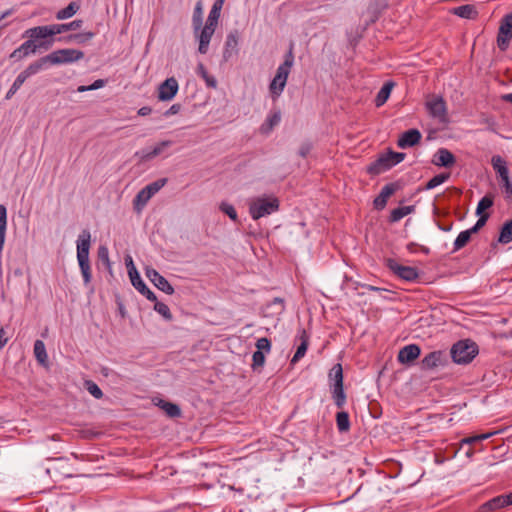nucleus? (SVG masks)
<instances>
[{"mask_svg": "<svg viewBox=\"0 0 512 512\" xmlns=\"http://www.w3.org/2000/svg\"><path fill=\"white\" fill-rule=\"evenodd\" d=\"M491 164L500 178H504L509 175L506 162L500 155H494L491 159Z\"/></svg>", "mask_w": 512, "mask_h": 512, "instance_id": "c85d7f7f", "label": "nucleus"}, {"mask_svg": "<svg viewBox=\"0 0 512 512\" xmlns=\"http://www.w3.org/2000/svg\"><path fill=\"white\" fill-rule=\"evenodd\" d=\"M426 109L429 114L438 118L441 121H445L447 117L446 102L441 96H433L425 103Z\"/></svg>", "mask_w": 512, "mask_h": 512, "instance_id": "4468645a", "label": "nucleus"}, {"mask_svg": "<svg viewBox=\"0 0 512 512\" xmlns=\"http://www.w3.org/2000/svg\"><path fill=\"white\" fill-rule=\"evenodd\" d=\"M77 244V260L83 276L85 284H89L92 279L91 267L89 262V250L91 246V233L88 229H84L78 236Z\"/></svg>", "mask_w": 512, "mask_h": 512, "instance_id": "f03ea898", "label": "nucleus"}, {"mask_svg": "<svg viewBox=\"0 0 512 512\" xmlns=\"http://www.w3.org/2000/svg\"><path fill=\"white\" fill-rule=\"evenodd\" d=\"M502 98L504 101L512 103V93L506 94Z\"/></svg>", "mask_w": 512, "mask_h": 512, "instance_id": "774afa93", "label": "nucleus"}, {"mask_svg": "<svg viewBox=\"0 0 512 512\" xmlns=\"http://www.w3.org/2000/svg\"><path fill=\"white\" fill-rule=\"evenodd\" d=\"M478 216H479V219L477 220L475 225L473 227H471L470 229H468L472 234L477 233L486 224L488 218L490 217V215L488 213H486L484 215H478Z\"/></svg>", "mask_w": 512, "mask_h": 512, "instance_id": "5fc2aeb1", "label": "nucleus"}, {"mask_svg": "<svg viewBox=\"0 0 512 512\" xmlns=\"http://www.w3.org/2000/svg\"><path fill=\"white\" fill-rule=\"evenodd\" d=\"M79 6L75 2L69 3V5L56 13L58 20H64L72 17L78 11Z\"/></svg>", "mask_w": 512, "mask_h": 512, "instance_id": "f704fd0d", "label": "nucleus"}, {"mask_svg": "<svg viewBox=\"0 0 512 512\" xmlns=\"http://www.w3.org/2000/svg\"><path fill=\"white\" fill-rule=\"evenodd\" d=\"M391 168H392L391 162L388 158L387 153H385V154H381L376 160L371 162L367 166L366 171L368 174H370L372 176H377Z\"/></svg>", "mask_w": 512, "mask_h": 512, "instance_id": "412c9836", "label": "nucleus"}, {"mask_svg": "<svg viewBox=\"0 0 512 512\" xmlns=\"http://www.w3.org/2000/svg\"><path fill=\"white\" fill-rule=\"evenodd\" d=\"M151 112H152L151 107H149V106H143V107H141V108L138 110V112H137V113H138V115H139V116H147V115H149Z\"/></svg>", "mask_w": 512, "mask_h": 512, "instance_id": "69168bd1", "label": "nucleus"}, {"mask_svg": "<svg viewBox=\"0 0 512 512\" xmlns=\"http://www.w3.org/2000/svg\"><path fill=\"white\" fill-rule=\"evenodd\" d=\"M279 200L277 197L257 198L249 206V213L254 220L270 215L279 210Z\"/></svg>", "mask_w": 512, "mask_h": 512, "instance_id": "0eeeda50", "label": "nucleus"}, {"mask_svg": "<svg viewBox=\"0 0 512 512\" xmlns=\"http://www.w3.org/2000/svg\"><path fill=\"white\" fill-rule=\"evenodd\" d=\"M85 388L96 399L103 397V392L100 387L92 380L85 381Z\"/></svg>", "mask_w": 512, "mask_h": 512, "instance_id": "49530a36", "label": "nucleus"}, {"mask_svg": "<svg viewBox=\"0 0 512 512\" xmlns=\"http://www.w3.org/2000/svg\"><path fill=\"white\" fill-rule=\"evenodd\" d=\"M5 336V331L2 327H0V350L5 346L7 343V338Z\"/></svg>", "mask_w": 512, "mask_h": 512, "instance_id": "338daca9", "label": "nucleus"}, {"mask_svg": "<svg viewBox=\"0 0 512 512\" xmlns=\"http://www.w3.org/2000/svg\"><path fill=\"white\" fill-rule=\"evenodd\" d=\"M182 106L179 103L173 104L168 110L164 112V116L174 115L180 112Z\"/></svg>", "mask_w": 512, "mask_h": 512, "instance_id": "bf43d9fd", "label": "nucleus"}, {"mask_svg": "<svg viewBox=\"0 0 512 512\" xmlns=\"http://www.w3.org/2000/svg\"><path fill=\"white\" fill-rule=\"evenodd\" d=\"M421 354V349L417 344H409L401 348L398 352L397 360L401 364H410Z\"/></svg>", "mask_w": 512, "mask_h": 512, "instance_id": "4be33fe9", "label": "nucleus"}, {"mask_svg": "<svg viewBox=\"0 0 512 512\" xmlns=\"http://www.w3.org/2000/svg\"><path fill=\"white\" fill-rule=\"evenodd\" d=\"M172 144L169 140H164L158 143L153 149H143L135 153V157L139 158L140 162L150 161L156 156L160 155L164 148L169 147Z\"/></svg>", "mask_w": 512, "mask_h": 512, "instance_id": "393cba45", "label": "nucleus"}, {"mask_svg": "<svg viewBox=\"0 0 512 512\" xmlns=\"http://www.w3.org/2000/svg\"><path fill=\"white\" fill-rule=\"evenodd\" d=\"M310 150H311V145L304 144L301 146V148L299 150V154H300V156L305 158L309 154Z\"/></svg>", "mask_w": 512, "mask_h": 512, "instance_id": "e2e57ef3", "label": "nucleus"}, {"mask_svg": "<svg viewBox=\"0 0 512 512\" xmlns=\"http://www.w3.org/2000/svg\"><path fill=\"white\" fill-rule=\"evenodd\" d=\"M34 355H35L36 360L40 364H42V365H46L47 364L48 356H47L45 344H44V342L42 340H36L35 341V343H34Z\"/></svg>", "mask_w": 512, "mask_h": 512, "instance_id": "2f4dec72", "label": "nucleus"}, {"mask_svg": "<svg viewBox=\"0 0 512 512\" xmlns=\"http://www.w3.org/2000/svg\"><path fill=\"white\" fill-rule=\"evenodd\" d=\"M94 36H95L94 32L78 33V34L69 35L67 37V40L68 41H75V42H77L79 44H82V43H85V42L89 41Z\"/></svg>", "mask_w": 512, "mask_h": 512, "instance_id": "de8ad7c7", "label": "nucleus"}, {"mask_svg": "<svg viewBox=\"0 0 512 512\" xmlns=\"http://www.w3.org/2000/svg\"><path fill=\"white\" fill-rule=\"evenodd\" d=\"M193 25L196 31H198L202 25V10L200 3L197 4L193 13Z\"/></svg>", "mask_w": 512, "mask_h": 512, "instance_id": "603ef678", "label": "nucleus"}, {"mask_svg": "<svg viewBox=\"0 0 512 512\" xmlns=\"http://www.w3.org/2000/svg\"><path fill=\"white\" fill-rule=\"evenodd\" d=\"M309 335L306 332L304 328L299 329L298 335L296 336L295 341H299V345L297 347V350L291 359V364H295L298 362L301 358H303L306 354V351L309 346Z\"/></svg>", "mask_w": 512, "mask_h": 512, "instance_id": "b1692460", "label": "nucleus"}, {"mask_svg": "<svg viewBox=\"0 0 512 512\" xmlns=\"http://www.w3.org/2000/svg\"><path fill=\"white\" fill-rule=\"evenodd\" d=\"M178 89L177 80L174 77L167 78L159 85L157 97L160 101H170L176 96Z\"/></svg>", "mask_w": 512, "mask_h": 512, "instance_id": "dca6fc26", "label": "nucleus"}, {"mask_svg": "<svg viewBox=\"0 0 512 512\" xmlns=\"http://www.w3.org/2000/svg\"><path fill=\"white\" fill-rule=\"evenodd\" d=\"M493 196L485 195L479 202L476 208L477 215H484V211L493 206Z\"/></svg>", "mask_w": 512, "mask_h": 512, "instance_id": "79ce46f5", "label": "nucleus"}, {"mask_svg": "<svg viewBox=\"0 0 512 512\" xmlns=\"http://www.w3.org/2000/svg\"><path fill=\"white\" fill-rule=\"evenodd\" d=\"M399 188L400 184L398 182H392L384 185L379 195L373 201L374 208L376 210H383L387 205L388 198L392 196Z\"/></svg>", "mask_w": 512, "mask_h": 512, "instance_id": "a211bd4d", "label": "nucleus"}, {"mask_svg": "<svg viewBox=\"0 0 512 512\" xmlns=\"http://www.w3.org/2000/svg\"><path fill=\"white\" fill-rule=\"evenodd\" d=\"M450 354L455 363L468 364L478 354V346L470 340H461L452 346Z\"/></svg>", "mask_w": 512, "mask_h": 512, "instance_id": "39448f33", "label": "nucleus"}, {"mask_svg": "<svg viewBox=\"0 0 512 512\" xmlns=\"http://www.w3.org/2000/svg\"><path fill=\"white\" fill-rule=\"evenodd\" d=\"M217 25L206 21L204 27L201 29L199 34V47L198 51L201 54H206L209 48V43L215 32Z\"/></svg>", "mask_w": 512, "mask_h": 512, "instance_id": "6ab92c4d", "label": "nucleus"}, {"mask_svg": "<svg viewBox=\"0 0 512 512\" xmlns=\"http://www.w3.org/2000/svg\"><path fill=\"white\" fill-rule=\"evenodd\" d=\"M237 46H238V32L237 31L230 32L227 35L226 42H225V54L230 51L236 50Z\"/></svg>", "mask_w": 512, "mask_h": 512, "instance_id": "c03bdc74", "label": "nucleus"}, {"mask_svg": "<svg viewBox=\"0 0 512 512\" xmlns=\"http://www.w3.org/2000/svg\"><path fill=\"white\" fill-rule=\"evenodd\" d=\"M448 362L447 354L444 351H432L424 356L421 360V368L423 370H431L438 366H444Z\"/></svg>", "mask_w": 512, "mask_h": 512, "instance_id": "2eb2a0df", "label": "nucleus"}, {"mask_svg": "<svg viewBox=\"0 0 512 512\" xmlns=\"http://www.w3.org/2000/svg\"><path fill=\"white\" fill-rule=\"evenodd\" d=\"M421 138L422 135L418 129H409L400 135L397 141V145L402 149L413 147L420 142Z\"/></svg>", "mask_w": 512, "mask_h": 512, "instance_id": "aec40b11", "label": "nucleus"}, {"mask_svg": "<svg viewBox=\"0 0 512 512\" xmlns=\"http://www.w3.org/2000/svg\"><path fill=\"white\" fill-rule=\"evenodd\" d=\"M83 21L80 19L74 20L70 23L66 24H52L45 26H36L34 27L33 37H45L46 39H50L53 36L63 33L69 30H77L81 28Z\"/></svg>", "mask_w": 512, "mask_h": 512, "instance_id": "6e6552de", "label": "nucleus"}, {"mask_svg": "<svg viewBox=\"0 0 512 512\" xmlns=\"http://www.w3.org/2000/svg\"><path fill=\"white\" fill-rule=\"evenodd\" d=\"M34 27L27 29L23 33V38H28L24 43H22L19 47L23 51L24 55L29 56L30 54H34L37 51L48 50L54 43V39H46L45 37H33L32 33L34 32Z\"/></svg>", "mask_w": 512, "mask_h": 512, "instance_id": "423d86ee", "label": "nucleus"}, {"mask_svg": "<svg viewBox=\"0 0 512 512\" xmlns=\"http://www.w3.org/2000/svg\"><path fill=\"white\" fill-rule=\"evenodd\" d=\"M432 163L439 167L450 168L456 163V158L448 149L440 148L434 154Z\"/></svg>", "mask_w": 512, "mask_h": 512, "instance_id": "5701e85b", "label": "nucleus"}, {"mask_svg": "<svg viewBox=\"0 0 512 512\" xmlns=\"http://www.w3.org/2000/svg\"><path fill=\"white\" fill-rule=\"evenodd\" d=\"M25 57H27V55L23 54V51L21 50L20 47L15 49L9 56L10 59H14L15 61H20Z\"/></svg>", "mask_w": 512, "mask_h": 512, "instance_id": "13d9d810", "label": "nucleus"}, {"mask_svg": "<svg viewBox=\"0 0 512 512\" xmlns=\"http://www.w3.org/2000/svg\"><path fill=\"white\" fill-rule=\"evenodd\" d=\"M328 379L331 387V394L337 408L342 409L346 403V393L344 391L343 367L336 363L328 373Z\"/></svg>", "mask_w": 512, "mask_h": 512, "instance_id": "20e7f679", "label": "nucleus"}, {"mask_svg": "<svg viewBox=\"0 0 512 512\" xmlns=\"http://www.w3.org/2000/svg\"><path fill=\"white\" fill-rule=\"evenodd\" d=\"M512 241V219L504 222L500 228L498 242L508 244Z\"/></svg>", "mask_w": 512, "mask_h": 512, "instance_id": "7c9ffc66", "label": "nucleus"}, {"mask_svg": "<svg viewBox=\"0 0 512 512\" xmlns=\"http://www.w3.org/2000/svg\"><path fill=\"white\" fill-rule=\"evenodd\" d=\"M154 302H155L154 310L156 312H158L160 315H162L166 320L171 321L173 318V315H172L168 305H166L163 302H159L157 299Z\"/></svg>", "mask_w": 512, "mask_h": 512, "instance_id": "37998d69", "label": "nucleus"}, {"mask_svg": "<svg viewBox=\"0 0 512 512\" xmlns=\"http://www.w3.org/2000/svg\"><path fill=\"white\" fill-rule=\"evenodd\" d=\"M167 182L166 178L158 179L144 187L145 193L154 196Z\"/></svg>", "mask_w": 512, "mask_h": 512, "instance_id": "a19ab883", "label": "nucleus"}, {"mask_svg": "<svg viewBox=\"0 0 512 512\" xmlns=\"http://www.w3.org/2000/svg\"><path fill=\"white\" fill-rule=\"evenodd\" d=\"M0 226H7V209L0 204Z\"/></svg>", "mask_w": 512, "mask_h": 512, "instance_id": "052dcab7", "label": "nucleus"}, {"mask_svg": "<svg viewBox=\"0 0 512 512\" xmlns=\"http://www.w3.org/2000/svg\"><path fill=\"white\" fill-rule=\"evenodd\" d=\"M394 85L395 83L393 81H387L383 84L374 100L376 107H381L386 103V101L390 97Z\"/></svg>", "mask_w": 512, "mask_h": 512, "instance_id": "bb28decb", "label": "nucleus"}, {"mask_svg": "<svg viewBox=\"0 0 512 512\" xmlns=\"http://www.w3.org/2000/svg\"><path fill=\"white\" fill-rule=\"evenodd\" d=\"M472 233L469 230H465L459 233L454 241V251H458L465 247L471 240Z\"/></svg>", "mask_w": 512, "mask_h": 512, "instance_id": "e433bc0d", "label": "nucleus"}, {"mask_svg": "<svg viewBox=\"0 0 512 512\" xmlns=\"http://www.w3.org/2000/svg\"><path fill=\"white\" fill-rule=\"evenodd\" d=\"M294 45H289L288 51L284 55V61L279 65L276 74L269 84V92L273 100L280 97L287 83L288 76L294 64Z\"/></svg>", "mask_w": 512, "mask_h": 512, "instance_id": "f257e3e1", "label": "nucleus"}, {"mask_svg": "<svg viewBox=\"0 0 512 512\" xmlns=\"http://www.w3.org/2000/svg\"><path fill=\"white\" fill-rule=\"evenodd\" d=\"M450 177V173H440L432 177L425 185L426 190L434 189L435 187L441 185L445 181H447Z\"/></svg>", "mask_w": 512, "mask_h": 512, "instance_id": "58836bf2", "label": "nucleus"}, {"mask_svg": "<svg viewBox=\"0 0 512 512\" xmlns=\"http://www.w3.org/2000/svg\"><path fill=\"white\" fill-rule=\"evenodd\" d=\"M265 363V355L262 351H255L252 355V368L256 370L258 367H262Z\"/></svg>", "mask_w": 512, "mask_h": 512, "instance_id": "3c124183", "label": "nucleus"}, {"mask_svg": "<svg viewBox=\"0 0 512 512\" xmlns=\"http://www.w3.org/2000/svg\"><path fill=\"white\" fill-rule=\"evenodd\" d=\"M387 155H388V158H389V160L391 162L392 167H394L395 165H397L398 163L403 161L404 158H405V154L404 153L394 152L392 150H388Z\"/></svg>", "mask_w": 512, "mask_h": 512, "instance_id": "6e6d98bb", "label": "nucleus"}, {"mask_svg": "<svg viewBox=\"0 0 512 512\" xmlns=\"http://www.w3.org/2000/svg\"><path fill=\"white\" fill-rule=\"evenodd\" d=\"M84 53L77 49L65 48L53 51L52 53L37 59L38 65L41 70L44 69L48 64L60 65L68 64L83 59Z\"/></svg>", "mask_w": 512, "mask_h": 512, "instance_id": "7ed1b4c3", "label": "nucleus"}, {"mask_svg": "<svg viewBox=\"0 0 512 512\" xmlns=\"http://www.w3.org/2000/svg\"><path fill=\"white\" fill-rule=\"evenodd\" d=\"M281 120V113L280 111H275L271 113L265 120V122L261 125L260 131L263 134L270 133L275 126H277L280 123Z\"/></svg>", "mask_w": 512, "mask_h": 512, "instance_id": "cd10ccee", "label": "nucleus"}, {"mask_svg": "<svg viewBox=\"0 0 512 512\" xmlns=\"http://www.w3.org/2000/svg\"><path fill=\"white\" fill-rule=\"evenodd\" d=\"M257 351H262L263 353H269L271 350V342L268 338L262 337L259 338L256 342Z\"/></svg>", "mask_w": 512, "mask_h": 512, "instance_id": "864d4df0", "label": "nucleus"}, {"mask_svg": "<svg viewBox=\"0 0 512 512\" xmlns=\"http://www.w3.org/2000/svg\"><path fill=\"white\" fill-rule=\"evenodd\" d=\"M161 408L169 417L176 418L181 416V409L177 404L162 401Z\"/></svg>", "mask_w": 512, "mask_h": 512, "instance_id": "4c0bfd02", "label": "nucleus"}, {"mask_svg": "<svg viewBox=\"0 0 512 512\" xmlns=\"http://www.w3.org/2000/svg\"><path fill=\"white\" fill-rule=\"evenodd\" d=\"M41 71L40 65H38L37 61L30 63L14 80L10 89L5 95V99H11L15 93L20 89V87L24 84V82L31 77L32 75L37 74Z\"/></svg>", "mask_w": 512, "mask_h": 512, "instance_id": "f8f14e48", "label": "nucleus"}, {"mask_svg": "<svg viewBox=\"0 0 512 512\" xmlns=\"http://www.w3.org/2000/svg\"><path fill=\"white\" fill-rule=\"evenodd\" d=\"M220 210L225 213L232 221L238 222V215L233 205L222 202L220 204Z\"/></svg>", "mask_w": 512, "mask_h": 512, "instance_id": "09e8293b", "label": "nucleus"}, {"mask_svg": "<svg viewBox=\"0 0 512 512\" xmlns=\"http://www.w3.org/2000/svg\"><path fill=\"white\" fill-rule=\"evenodd\" d=\"M500 179L502 182L501 187L503 188L504 193H505V198L508 201H512V182L510 180L509 175L505 176L504 178H500Z\"/></svg>", "mask_w": 512, "mask_h": 512, "instance_id": "8fccbe9b", "label": "nucleus"}, {"mask_svg": "<svg viewBox=\"0 0 512 512\" xmlns=\"http://www.w3.org/2000/svg\"><path fill=\"white\" fill-rule=\"evenodd\" d=\"M150 199L151 196L145 193V189H141L133 200L134 209L140 212Z\"/></svg>", "mask_w": 512, "mask_h": 512, "instance_id": "72a5a7b5", "label": "nucleus"}, {"mask_svg": "<svg viewBox=\"0 0 512 512\" xmlns=\"http://www.w3.org/2000/svg\"><path fill=\"white\" fill-rule=\"evenodd\" d=\"M145 273H146V276L148 277V279L159 290L163 291L164 293H166L168 295H172L174 293L173 286L157 270H155L154 268L148 267V268H146Z\"/></svg>", "mask_w": 512, "mask_h": 512, "instance_id": "f3484780", "label": "nucleus"}, {"mask_svg": "<svg viewBox=\"0 0 512 512\" xmlns=\"http://www.w3.org/2000/svg\"><path fill=\"white\" fill-rule=\"evenodd\" d=\"M198 75H200L204 81L206 82V85L211 88H216L217 81L216 79L209 75L207 72V69L205 68L204 64L199 63L197 66Z\"/></svg>", "mask_w": 512, "mask_h": 512, "instance_id": "ea45409f", "label": "nucleus"}, {"mask_svg": "<svg viewBox=\"0 0 512 512\" xmlns=\"http://www.w3.org/2000/svg\"><path fill=\"white\" fill-rule=\"evenodd\" d=\"M224 2H225V0H216L214 2L206 21L217 25L218 19L220 17V11L223 7Z\"/></svg>", "mask_w": 512, "mask_h": 512, "instance_id": "c9c22d12", "label": "nucleus"}, {"mask_svg": "<svg viewBox=\"0 0 512 512\" xmlns=\"http://www.w3.org/2000/svg\"><path fill=\"white\" fill-rule=\"evenodd\" d=\"M6 227L7 226H0V252H2L5 242Z\"/></svg>", "mask_w": 512, "mask_h": 512, "instance_id": "680f3d73", "label": "nucleus"}, {"mask_svg": "<svg viewBox=\"0 0 512 512\" xmlns=\"http://www.w3.org/2000/svg\"><path fill=\"white\" fill-rule=\"evenodd\" d=\"M510 505H512V492L498 495L484 502L478 507L477 512H498Z\"/></svg>", "mask_w": 512, "mask_h": 512, "instance_id": "ddd939ff", "label": "nucleus"}, {"mask_svg": "<svg viewBox=\"0 0 512 512\" xmlns=\"http://www.w3.org/2000/svg\"><path fill=\"white\" fill-rule=\"evenodd\" d=\"M414 210H415V206H413V205L395 208L390 213L389 222H391V223L398 222L406 215L414 212Z\"/></svg>", "mask_w": 512, "mask_h": 512, "instance_id": "c756f323", "label": "nucleus"}, {"mask_svg": "<svg viewBox=\"0 0 512 512\" xmlns=\"http://www.w3.org/2000/svg\"><path fill=\"white\" fill-rule=\"evenodd\" d=\"M104 85L105 81L103 79H98L94 81L91 85H89V88H91V90H96L102 88Z\"/></svg>", "mask_w": 512, "mask_h": 512, "instance_id": "0e129e2a", "label": "nucleus"}, {"mask_svg": "<svg viewBox=\"0 0 512 512\" xmlns=\"http://www.w3.org/2000/svg\"><path fill=\"white\" fill-rule=\"evenodd\" d=\"M125 263L128 270L130 281L134 288L144 295L149 301H156V295L152 292L146 284L142 281L140 274L138 273L133 260L130 256L125 258Z\"/></svg>", "mask_w": 512, "mask_h": 512, "instance_id": "1a4fd4ad", "label": "nucleus"}, {"mask_svg": "<svg viewBox=\"0 0 512 512\" xmlns=\"http://www.w3.org/2000/svg\"><path fill=\"white\" fill-rule=\"evenodd\" d=\"M385 265L394 275L402 280L413 282L419 278V271L416 267L401 265L392 258L386 259Z\"/></svg>", "mask_w": 512, "mask_h": 512, "instance_id": "9d476101", "label": "nucleus"}, {"mask_svg": "<svg viewBox=\"0 0 512 512\" xmlns=\"http://www.w3.org/2000/svg\"><path fill=\"white\" fill-rule=\"evenodd\" d=\"M98 257L99 259L105 263L108 267L110 266L108 249L105 246H100L98 249Z\"/></svg>", "mask_w": 512, "mask_h": 512, "instance_id": "4d7b16f0", "label": "nucleus"}, {"mask_svg": "<svg viewBox=\"0 0 512 512\" xmlns=\"http://www.w3.org/2000/svg\"><path fill=\"white\" fill-rule=\"evenodd\" d=\"M494 434H495V432H489V433H484V434H479V435H474V436L463 438L460 441V446L462 447L464 444L471 445V444H474L476 442H479V441H482V440H486V439L490 438Z\"/></svg>", "mask_w": 512, "mask_h": 512, "instance_id": "a18cd8bd", "label": "nucleus"}, {"mask_svg": "<svg viewBox=\"0 0 512 512\" xmlns=\"http://www.w3.org/2000/svg\"><path fill=\"white\" fill-rule=\"evenodd\" d=\"M512 39V12L506 14L500 21L497 46L501 51H506Z\"/></svg>", "mask_w": 512, "mask_h": 512, "instance_id": "9b49d317", "label": "nucleus"}, {"mask_svg": "<svg viewBox=\"0 0 512 512\" xmlns=\"http://www.w3.org/2000/svg\"><path fill=\"white\" fill-rule=\"evenodd\" d=\"M336 424L340 432H347L350 429L349 414L345 411H340L336 414Z\"/></svg>", "mask_w": 512, "mask_h": 512, "instance_id": "473e14b6", "label": "nucleus"}, {"mask_svg": "<svg viewBox=\"0 0 512 512\" xmlns=\"http://www.w3.org/2000/svg\"><path fill=\"white\" fill-rule=\"evenodd\" d=\"M452 13L464 19H476L478 16V11L472 4H465L455 7L453 8Z\"/></svg>", "mask_w": 512, "mask_h": 512, "instance_id": "a878e982", "label": "nucleus"}]
</instances>
